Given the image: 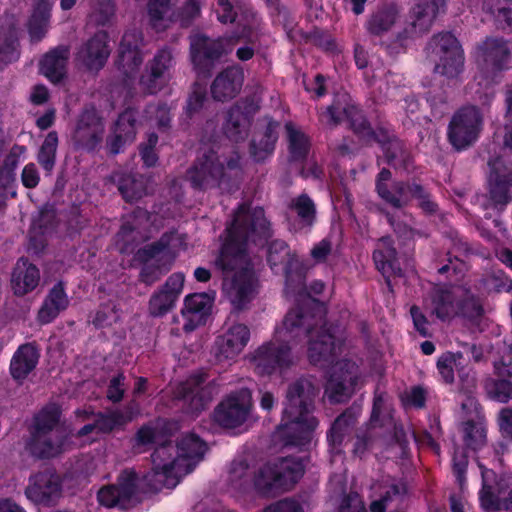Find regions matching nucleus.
I'll return each instance as SVG.
<instances>
[{"label":"nucleus","instance_id":"nucleus-8","mask_svg":"<svg viewBox=\"0 0 512 512\" xmlns=\"http://www.w3.org/2000/svg\"><path fill=\"white\" fill-rule=\"evenodd\" d=\"M512 56V42L499 37H487L475 48L478 72L475 80L487 87L498 73L508 69Z\"/></svg>","mask_w":512,"mask_h":512},{"label":"nucleus","instance_id":"nucleus-35","mask_svg":"<svg viewBox=\"0 0 512 512\" xmlns=\"http://www.w3.org/2000/svg\"><path fill=\"white\" fill-rule=\"evenodd\" d=\"M39 281V269L27 259H19L11 277V285L14 293L23 296L33 291L38 286Z\"/></svg>","mask_w":512,"mask_h":512},{"label":"nucleus","instance_id":"nucleus-46","mask_svg":"<svg viewBox=\"0 0 512 512\" xmlns=\"http://www.w3.org/2000/svg\"><path fill=\"white\" fill-rule=\"evenodd\" d=\"M58 136L56 132H49L38 153V162L47 172H51L55 165Z\"/></svg>","mask_w":512,"mask_h":512},{"label":"nucleus","instance_id":"nucleus-56","mask_svg":"<svg viewBox=\"0 0 512 512\" xmlns=\"http://www.w3.org/2000/svg\"><path fill=\"white\" fill-rule=\"evenodd\" d=\"M333 244L329 238H324L318 243L314 244L310 250V256L317 264L327 261L332 254Z\"/></svg>","mask_w":512,"mask_h":512},{"label":"nucleus","instance_id":"nucleus-60","mask_svg":"<svg viewBox=\"0 0 512 512\" xmlns=\"http://www.w3.org/2000/svg\"><path fill=\"white\" fill-rule=\"evenodd\" d=\"M46 300L61 311L68 306V298L61 284L53 287Z\"/></svg>","mask_w":512,"mask_h":512},{"label":"nucleus","instance_id":"nucleus-52","mask_svg":"<svg viewBox=\"0 0 512 512\" xmlns=\"http://www.w3.org/2000/svg\"><path fill=\"white\" fill-rule=\"evenodd\" d=\"M175 303L176 300L160 289L149 300V314L153 317L163 316L174 307Z\"/></svg>","mask_w":512,"mask_h":512},{"label":"nucleus","instance_id":"nucleus-33","mask_svg":"<svg viewBox=\"0 0 512 512\" xmlns=\"http://www.w3.org/2000/svg\"><path fill=\"white\" fill-rule=\"evenodd\" d=\"M243 71L236 66L229 67L222 71L214 80L211 86L213 97L219 101H226L234 98L243 85Z\"/></svg>","mask_w":512,"mask_h":512},{"label":"nucleus","instance_id":"nucleus-30","mask_svg":"<svg viewBox=\"0 0 512 512\" xmlns=\"http://www.w3.org/2000/svg\"><path fill=\"white\" fill-rule=\"evenodd\" d=\"M180 396L187 405V412L197 414L211 401L212 389L203 386L202 376H194L181 385Z\"/></svg>","mask_w":512,"mask_h":512},{"label":"nucleus","instance_id":"nucleus-13","mask_svg":"<svg viewBox=\"0 0 512 512\" xmlns=\"http://www.w3.org/2000/svg\"><path fill=\"white\" fill-rule=\"evenodd\" d=\"M428 50L437 61L436 72L448 78L457 77L463 70L464 56L458 40L450 33L435 35Z\"/></svg>","mask_w":512,"mask_h":512},{"label":"nucleus","instance_id":"nucleus-18","mask_svg":"<svg viewBox=\"0 0 512 512\" xmlns=\"http://www.w3.org/2000/svg\"><path fill=\"white\" fill-rule=\"evenodd\" d=\"M482 476V489L480 491V504L486 511H499L512 509V490L508 497L501 495L509 488L504 479L496 480L495 473L479 464Z\"/></svg>","mask_w":512,"mask_h":512},{"label":"nucleus","instance_id":"nucleus-50","mask_svg":"<svg viewBox=\"0 0 512 512\" xmlns=\"http://www.w3.org/2000/svg\"><path fill=\"white\" fill-rule=\"evenodd\" d=\"M464 441L474 450L482 447L486 441V428L482 422H466L463 426Z\"/></svg>","mask_w":512,"mask_h":512},{"label":"nucleus","instance_id":"nucleus-44","mask_svg":"<svg viewBox=\"0 0 512 512\" xmlns=\"http://www.w3.org/2000/svg\"><path fill=\"white\" fill-rule=\"evenodd\" d=\"M396 257V251L392 247V240L390 237H383L379 240L377 249L373 254V258L377 268L386 273L393 267V262Z\"/></svg>","mask_w":512,"mask_h":512},{"label":"nucleus","instance_id":"nucleus-40","mask_svg":"<svg viewBox=\"0 0 512 512\" xmlns=\"http://www.w3.org/2000/svg\"><path fill=\"white\" fill-rule=\"evenodd\" d=\"M51 4L47 0H41L34 8L28 22V31L32 40H40L46 34L49 27Z\"/></svg>","mask_w":512,"mask_h":512},{"label":"nucleus","instance_id":"nucleus-53","mask_svg":"<svg viewBox=\"0 0 512 512\" xmlns=\"http://www.w3.org/2000/svg\"><path fill=\"white\" fill-rule=\"evenodd\" d=\"M119 191L127 201H135L146 194L143 178L127 177L119 181Z\"/></svg>","mask_w":512,"mask_h":512},{"label":"nucleus","instance_id":"nucleus-55","mask_svg":"<svg viewBox=\"0 0 512 512\" xmlns=\"http://www.w3.org/2000/svg\"><path fill=\"white\" fill-rule=\"evenodd\" d=\"M25 153L26 148L24 146L15 145L11 148L5 159L4 170L2 171V176L0 177V182L3 185L8 184L12 180V172L18 165L20 158L24 156Z\"/></svg>","mask_w":512,"mask_h":512},{"label":"nucleus","instance_id":"nucleus-29","mask_svg":"<svg viewBox=\"0 0 512 512\" xmlns=\"http://www.w3.org/2000/svg\"><path fill=\"white\" fill-rule=\"evenodd\" d=\"M343 111L351 120V125L353 130L366 141H370L374 138V132L371 130L370 126L367 124L364 117L356 112L357 109L353 106L342 108L338 104H333L326 108V110L321 114V121L326 125H336L342 119Z\"/></svg>","mask_w":512,"mask_h":512},{"label":"nucleus","instance_id":"nucleus-12","mask_svg":"<svg viewBox=\"0 0 512 512\" xmlns=\"http://www.w3.org/2000/svg\"><path fill=\"white\" fill-rule=\"evenodd\" d=\"M268 263L274 272L283 271L285 273L287 294L302 295L306 289L303 283V273L297 271L301 263L284 241L271 242L268 248Z\"/></svg>","mask_w":512,"mask_h":512},{"label":"nucleus","instance_id":"nucleus-41","mask_svg":"<svg viewBox=\"0 0 512 512\" xmlns=\"http://www.w3.org/2000/svg\"><path fill=\"white\" fill-rule=\"evenodd\" d=\"M482 8L497 23L512 27V0H484Z\"/></svg>","mask_w":512,"mask_h":512},{"label":"nucleus","instance_id":"nucleus-64","mask_svg":"<svg viewBox=\"0 0 512 512\" xmlns=\"http://www.w3.org/2000/svg\"><path fill=\"white\" fill-rule=\"evenodd\" d=\"M263 512H304L300 504L293 500L279 501L269 507Z\"/></svg>","mask_w":512,"mask_h":512},{"label":"nucleus","instance_id":"nucleus-9","mask_svg":"<svg viewBox=\"0 0 512 512\" xmlns=\"http://www.w3.org/2000/svg\"><path fill=\"white\" fill-rule=\"evenodd\" d=\"M432 305L433 313L443 320L461 314L469 320L475 321L483 314L479 300L462 286L435 289Z\"/></svg>","mask_w":512,"mask_h":512},{"label":"nucleus","instance_id":"nucleus-26","mask_svg":"<svg viewBox=\"0 0 512 512\" xmlns=\"http://www.w3.org/2000/svg\"><path fill=\"white\" fill-rule=\"evenodd\" d=\"M110 54L107 33L100 31L79 49L77 60L89 70L101 69Z\"/></svg>","mask_w":512,"mask_h":512},{"label":"nucleus","instance_id":"nucleus-6","mask_svg":"<svg viewBox=\"0 0 512 512\" xmlns=\"http://www.w3.org/2000/svg\"><path fill=\"white\" fill-rule=\"evenodd\" d=\"M59 416L60 410L56 405L47 406L36 415L30 439L26 444V449L32 456L49 459L70 447L64 432L58 428Z\"/></svg>","mask_w":512,"mask_h":512},{"label":"nucleus","instance_id":"nucleus-5","mask_svg":"<svg viewBox=\"0 0 512 512\" xmlns=\"http://www.w3.org/2000/svg\"><path fill=\"white\" fill-rule=\"evenodd\" d=\"M317 392L318 389L308 379H299L289 386L277 429L278 436L285 444L302 446L311 441L318 426L317 419L311 413Z\"/></svg>","mask_w":512,"mask_h":512},{"label":"nucleus","instance_id":"nucleus-61","mask_svg":"<svg viewBox=\"0 0 512 512\" xmlns=\"http://www.w3.org/2000/svg\"><path fill=\"white\" fill-rule=\"evenodd\" d=\"M21 180L23 185L27 188H34L38 185L40 176L35 164L29 163L24 167Z\"/></svg>","mask_w":512,"mask_h":512},{"label":"nucleus","instance_id":"nucleus-27","mask_svg":"<svg viewBox=\"0 0 512 512\" xmlns=\"http://www.w3.org/2000/svg\"><path fill=\"white\" fill-rule=\"evenodd\" d=\"M489 185L490 195L495 204L508 201L509 189L512 186V166L505 164L500 158L490 160Z\"/></svg>","mask_w":512,"mask_h":512},{"label":"nucleus","instance_id":"nucleus-38","mask_svg":"<svg viewBox=\"0 0 512 512\" xmlns=\"http://www.w3.org/2000/svg\"><path fill=\"white\" fill-rule=\"evenodd\" d=\"M173 0H151L148 14L152 27L157 31L165 30L174 20Z\"/></svg>","mask_w":512,"mask_h":512},{"label":"nucleus","instance_id":"nucleus-45","mask_svg":"<svg viewBox=\"0 0 512 512\" xmlns=\"http://www.w3.org/2000/svg\"><path fill=\"white\" fill-rule=\"evenodd\" d=\"M375 491L380 492V498L374 499L370 504L371 512H385L389 503L394 498H399L401 494V490L399 486L395 483H386L384 485L376 484L373 486Z\"/></svg>","mask_w":512,"mask_h":512},{"label":"nucleus","instance_id":"nucleus-32","mask_svg":"<svg viewBox=\"0 0 512 512\" xmlns=\"http://www.w3.org/2000/svg\"><path fill=\"white\" fill-rule=\"evenodd\" d=\"M494 373L498 376L495 379L487 376L482 381V386L486 396L499 403H507L512 400V381L503 379L509 375L507 365L503 361L494 362Z\"/></svg>","mask_w":512,"mask_h":512},{"label":"nucleus","instance_id":"nucleus-43","mask_svg":"<svg viewBox=\"0 0 512 512\" xmlns=\"http://www.w3.org/2000/svg\"><path fill=\"white\" fill-rule=\"evenodd\" d=\"M248 118L239 107H233L228 113L225 126L229 138L239 141L247 136Z\"/></svg>","mask_w":512,"mask_h":512},{"label":"nucleus","instance_id":"nucleus-22","mask_svg":"<svg viewBox=\"0 0 512 512\" xmlns=\"http://www.w3.org/2000/svg\"><path fill=\"white\" fill-rule=\"evenodd\" d=\"M444 7L445 0H416L412 21L400 38H415L426 33Z\"/></svg>","mask_w":512,"mask_h":512},{"label":"nucleus","instance_id":"nucleus-47","mask_svg":"<svg viewBox=\"0 0 512 512\" xmlns=\"http://www.w3.org/2000/svg\"><path fill=\"white\" fill-rule=\"evenodd\" d=\"M132 418L133 415L131 412L123 413L120 411H112L107 414H99L95 420L97 434L111 432L113 429L131 421Z\"/></svg>","mask_w":512,"mask_h":512},{"label":"nucleus","instance_id":"nucleus-16","mask_svg":"<svg viewBox=\"0 0 512 512\" xmlns=\"http://www.w3.org/2000/svg\"><path fill=\"white\" fill-rule=\"evenodd\" d=\"M358 381V366L354 362H337L327 381L325 394L331 402H344L354 393Z\"/></svg>","mask_w":512,"mask_h":512},{"label":"nucleus","instance_id":"nucleus-25","mask_svg":"<svg viewBox=\"0 0 512 512\" xmlns=\"http://www.w3.org/2000/svg\"><path fill=\"white\" fill-rule=\"evenodd\" d=\"M60 478L52 470L37 473L30 478L27 497L35 503H47L60 495Z\"/></svg>","mask_w":512,"mask_h":512},{"label":"nucleus","instance_id":"nucleus-3","mask_svg":"<svg viewBox=\"0 0 512 512\" xmlns=\"http://www.w3.org/2000/svg\"><path fill=\"white\" fill-rule=\"evenodd\" d=\"M226 233L216 264L224 273V292L231 304L241 309L256 293V281L245 246L268 236L269 224L264 210L260 207L240 206Z\"/></svg>","mask_w":512,"mask_h":512},{"label":"nucleus","instance_id":"nucleus-37","mask_svg":"<svg viewBox=\"0 0 512 512\" xmlns=\"http://www.w3.org/2000/svg\"><path fill=\"white\" fill-rule=\"evenodd\" d=\"M38 362V353L30 344L22 345L14 354L10 370L15 379H24Z\"/></svg>","mask_w":512,"mask_h":512},{"label":"nucleus","instance_id":"nucleus-51","mask_svg":"<svg viewBox=\"0 0 512 512\" xmlns=\"http://www.w3.org/2000/svg\"><path fill=\"white\" fill-rule=\"evenodd\" d=\"M277 127V123H269L266 133L264 135L265 139L264 141H261L259 148L257 147L255 141L252 143L251 153L257 161L263 160L267 155H269L273 151L274 145L277 141Z\"/></svg>","mask_w":512,"mask_h":512},{"label":"nucleus","instance_id":"nucleus-31","mask_svg":"<svg viewBox=\"0 0 512 512\" xmlns=\"http://www.w3.org/2000/svg\"><path fill=\"white\" fill-rule=\"evenodd\" d=\"M136 136V117L133 110H126L117 119L107 140L111 154H118L122 148L134 141Z\"/></svg>","mask_w":512,"mask_h":512},{"label":"nucleus","instance_id":"nucleus-17","mask_svg":"<svg viewBox=\"0 0 512 512\" xmlns=\"http://www.w3.org/2000/svg\"><path fill=\"white\" fill-rule=\"evenodd\" d=\"M234 41L221 38L211 40L202 34H195L191 37V58L195 68L199 72H209L214 61L221 55L232 50Z\"/></svg>","mask_w":512,"mask_h":512},{"label":"nucleus","instance_id":"nucleus-42","mask_svg":"<svg viewBox=\"0 0 512 512\" xmlns=\"http://www.w3.org/2000/svg\"><path fill=\"white\" fill-rule=\"evenodd\" d=\"M397 14L394 7L376 12L367 23L368 31L374 35H381L389 31L396 23Z\"/></svg>","mask_w":512,"mask_h":512},{"label":"nucleus","instance_id":"nucleus-20","mask_svg":"<svg viewBox=\"0 0 512 512\" xmlns=\"http://www.w3.org/2000/svg\"><path fill=\"white\" fill-rule=\"evenodd\" d=\"M137 258L145 263L140 277L146 284L157 281L170 268L173 260L166 246L161 243L146 245L137 252Z\"/></svg>","mask_w":512,"mask_h":512},{"label":"nucleus","instance_id":"nucleus-36","mask_svg":"<svg viewBox=\"0 0 512 512\" xmlns=\"http://www.w3.org/2000/svg\"><path fill=\"white\" fill-rule=\"evenodd\" d=\"M69 56L67 47L61 46L47 53L41 61V72L52 82L60 81L66 73Z\"/></svg>","mask_w":512,"mask_h":512},{"label":"nucleus","instance_id":"nucleus-14","mask_svg":"<svg viewBox=\"0 0 512 512\" xmlns=\"http://www.w3.org/2000/svg\"><path fill=\"white\" fill-rule=\"evenodd\" d=\"M482 128V116L474 106L459 109L452 117L448 127V139L456 150L472 145L479 137Z\"/></svg>","mask_w":512,"mask_h":512},{"label":"nucleus","instance_id":"nucleus-19","mask_svg":"<svg viewBox=\"0 0 512 512\" xmlns=\"http://www.w3.org/2000/svg\"><path fill=\"white\" fill-rule=\"evenodd\" d=\"M462 353L446 352L439 357L437 361V368L442 378L447 383L454 381V371L457 370L461 380V390L463 393L469 395L468 402L462 403V408L475 407L476 401L470 397L476 390V376L475 373H465L464 368L461 367Z\"/></svg>","mask_w":512,"mask_h":512},{"label":"nucleus","instance_id":"nucleus-59","mask_svg":"<svg viewBox=\"0 0 512 512\" xmlns=\"http://www.w3.org/2000/svg\"><path fill=\"white\" fill-rule=\"evenodd\" d=\"M340 512H366V509L359 495L351 494L343 498Z\"/></svg>","mask_w":512,"mask_h":512},{"label":"nucleus","instance_id":"nucleus-10","mask_svg":"<svg viewBox=\"0 0 512 512\" xmlns=\"http://www.w3.org/2000/svg\"><path fill=\"white\" fill-rule=\"evenodd\" d=\"M250 328L241 322L226 323L215 338L212 356L216 364L231 366L248 345Z\"/></svg>","mask_w":512,"mask_h":512},{"label":"nucleus","instance_id":"nucleus-24","mask_svg":"<svg viewBox=\"0 0 512 512\" xmlns=\"http://www.w3.org/2000/svg\"><path fill=\"white\" fill-rule=\"evenodd\" d=\"M172 65V53L167 49L159 50L148 63L146 72L140 79L143 89L151 94L159 91L168 77Z\"/></svg>","mask_w":512,"mask_h":512},{"label":"nucleus","instance_id":"nucleus-7","mask_svg":"<svg viewBox=\"0 0 512 512\" xmlns=\"http://www.w3.org/2000/svg\"><path fill=\"white\" fill-rule=\"evenodd\" d=\"M240 174V156L234 153L229 159L220 160L215 151L200 157L187 172V178L194 187L206 189L219 187L228 189L229 183Z\"/></svg>","mask_w":512,"mask_h":512},{"label":"nucleus","instance_id":"nucleus-63","mask_svg":"<svg viewBox=\"0 0 512 512\" xmlns=\"http://www.w3.org/2000/svg\"><path fill=\"white\" fill-rule=\"evenodd\" d=\"M498 425L502 434L506 437H512V409L502 408L498 415Z\"/></svg>","mask_w":512,"mask_h":512},{"label":"nucleus","instance_id":"nucleus-15","mask_svg":"<svg viewBox=\"0 0 512 512\" xmlns=\"http://www.w3.org/2000/svg\"><path fill=\"white\" fill-rule=\"evenodd\" d=\"M250 390L241 389L231 393L215 411V421L224 428H236L244 424L252 409Z\"/></svg>","mask_w":512,"mask_h":512},{"label":"nucleus","instance_id":"nucleus-57","mask_svg":"<svg viewBox=\"0 0 512 512\" xmlns=\"http://www.w3.org/2000/svg\"><path fill=\"white\" fill-rule=\"evenodd\" d=\"M185 277L182 273L172 274L161 288V290L177 301L182 293Z\"/></svg>","mask_w":512,"mask_h":512},{"label":"nucleus","instance_id":"nucleus-23","mask_svg":"<svg viewBox=\"0 0 512 512\" xmlns=\"http://www.w3.org/2000/svg\"><path fill=\"white\" fill-rule=\"evenodd\" d=\"M104 125L94 108H87L81 114L74 133L76 143L83 148L92 150L103 139Z\"/></svg>","mask_w":512,"mask_h":512},{"label":"nucleus","instance_id":"nucleus-1","mask_svg":"<svg viewBox=\"0 0 512 512\" xmlns=\"http://www.w3.org/2000/svg\"><path fill=\"white\" fill-rule=\"evenodd\" d=\"M310 288L309 294H320L324 284L315 281ZM308 301L313 313L290 310L275 328L272 340L255 350L252 361L257 374L270 375L290 366L292 345L302 335L308 338L307 356L313 365L324 367L334 360L341 349V339L330 328H326L324 307L311 295Z\"/></svg>","mask_w":512,"mask_h":512},{"label":"nucleus","instance_id":"nucleus-21","mask_svg":"<svg viewBox=\"0 0 512 512\" xmlns=\"http://www.w3.org/2000/svg\"><path fill=\"white\" fill-rule=\"evenodd\" d=\"M142 43V34L136 29L126 31L122 36L116 63L118 69L128 77L136 73L142 64Z\"/></svg>","mask_w":512,"mask_h":512},{"label":"nucleus","instance_id":"nucleus-49","mask_svg":"<svg viewBox=\"0 0 512 512\" xmlns=\"http://www.w3.org/2000/svg\"><path fill=\"white\" fill-rule=\"evenodd\" d=\"M355 420V416L352 413L345 412L334 421L328 434V439L333 446L341 444L344 436L354 426Z\"/></svg>","mask_w":512,"mask_h":512},{"label":"nucleus","instance_id":"nucleus-48","mask_svg":"<svg viewBox=\"0 0 512 512\" xmlns=\"http://www.w3.org/2000/svg\"><path fill=\"white\" fill-rule=\"evenodd\" d=\"M355 420V416L352 413L345 412L334 421L328 434V439L333 446L341 444L344 436L354 426Z\"/></svg>","mask_w":512,"mask_h":512},{"label":"nucleus","instance_id":"nucleus-4","mask_svg":"<svg viewBox=\"0 0 512 512\" xmlns=\"http://www.w3.org/2000/svg\"><path fill=\"white\" fill-rule=\"evenodd\" d=\"M303 471L302 462L294 458H281L258 468L244 461H235L229 470L228 484L236 492L254 488L261 493L271 494L290 489Z\"/></svg>","mask_w":512,"mask_h":512},{"label":"nucleus","instance_id":"nucleus-58","mask_svg":"<svg viewBox=\"0 0 512 512\" xmlns=\"http://www.w3.org/2000/svg\"><path fill=\"white\" fill-rule=\"evenodd\" d=\"M117 319V314L112 305H105L97 311L93 323L95 326L104 327Z\"/></svg>","mask_w":512,"mask_h":512},{"label":"nucleus","instance_id":"nucleus-28","mask_svg":"<svg viewBox=\"0 0 512 512\" xmlns=\"http://www.w3.org/2000/svg\"><path fill=\"white\" fill-rule=\"evenodd\" d=\"M211 304L212 298L205 293L186 296L184 307L181 310L185 332H192L205 323Z\"/></svg>","mask_w":512,"mask_h":512},{"label":"nucleus","instance_id":"nucleus-2","mask_svg":"<svg viewBox=\"0 0 512 512\" xmlns=\"http://www.w3.org/2000/svg\"><path fill=\"white\" fill-rule=\"evenodd\" d=\"M206 451L205 444L194 434L184 436L176 446L165 443L152 454V468L140 482L133 470L123 471L117 483L102 487L97 494L100 505L127 508L139 500L141 491L174 488L192 472Z\"/></svg>","mask_w":512,"mask_h":512},{"label":"nucleus","instance_id":"nucleus-54","mask_svg":"<svg viewBox=\"0 0 512 512\" xmlns=\"http://www.w3.org/2000/svg\"><path fill=\"white\" fill-rule=\"evenodd\" d=\"M285 128L288 134L290 151L293 157L299 158L304 156L308 149L307 137L292 123H287Z\"/></svg>","mask_w":512,"mask_h":512},{"label":"nucleus","instance_id":"nucleus-34","mask_svg":"<svg viewBox=\"0 0 512 512\" xmlns=\"http://www.w3.org/2000/svg\"><path fill=\"white\" fill-rule=\"evenodd\" d=\"M19 25L6 17L0 27V69L19 58Z\"/></svg>","mask_w":512,"mask_h":512},{"label":"nucleus","instance_id":"nucleus-11","mask_svg":"<svg viewBox=\"0 0 512 512\" xmlns=\"http://www.w3.org/2000/svg\"><path fill=\"white\" fill-rule=\"evenodd\" d=\"M391 178V172L383 169L378 176L377 192L379 196L394 208L400 209L408 204L412 198L419 201V206L428 213L436 211L437 205L430 199L429 194L419 185H404L397 183L393 190L388 189L387 182Z\"/></svg>","mask_w":512,"mask_h":512},{"label":"nucleus","instance_id":"nucleus-39","mask_svg":"<svg viewBox=\"0 0 512 512\" xmlns=\"http://www.w3.org/2000/svg\"><path fill=\"white\" fill-rule=\"evenodd\" d=\"M290 210L298 217L295 224L296 230L312 227L316 218V208L314 202L306 194L292 199Z\"/></svg>","mask_w":512,"mask_h":512},{"label":"nucleus","instance_id":"nucleus-62","mask_svg":"<svg viewBox=\"0 0 512 512\" xmlns=\"http://www.w3.org/2000/svg\"><path fill=\"white\" fill-rule=\"evenodd\" d=\"M218 20L222 23L233 22L235 20V12L228 0H218L215 9Z\"/></svg>","mask_w":512,"mask_h":512}]
</instances>
